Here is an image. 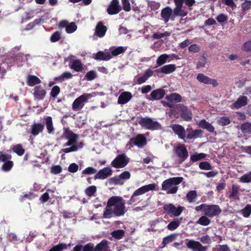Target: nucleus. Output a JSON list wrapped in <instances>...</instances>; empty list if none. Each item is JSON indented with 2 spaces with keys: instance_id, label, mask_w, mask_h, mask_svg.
Segmentation results:
<instances>
[{
  "instance_id": "f257e3e1",
  "label": "nucleus",
  "mask_w": 251,
  "mask_h": 251,
  "mask_svg": "<svg viewBox=\"0 0 251 251\" xmlns=\"http://www.w3.org/2000/svg\"><path fill=\"white\" fill-rule=\"evenodd\" d=\"M126 211L125 202L123 198L113 196L110 198L107 201L103 217L109 219L114 216H121L124 215Z\"/></svg>"
},
{
  "instance_id": "f03ea898",
  "label": "nucleus",
  "mask_w": 251,
  "mask_h": 251,
  "mask_svg": "<svg viewBox=\"0 0 251 251\" xmlns=\"http://www.w3.org/2000/svg\"><path fill=\"white\" fill-rule=\"evenodd\" d=\"M63 136L68 141L63 145L62 151L69 153L77 151L83 147L82 142H78V135L74 133L69 128H64Z\"/></svg>"
},
{
  "instance_id": "7ed1b4c3",
  "label": "nucleus",
  "mask_w": 251,
  "mask_h": 251,
  "mask_svg": "<svg viewBox=\"0 0 251 251\" xmlns=\"http://www.w3.org/2000/svg\"><path fill=\"white\" fill-rule=\"evenodd\" d=\"M183 180L182 177H175L164 180L162 184V190L168 194H176L178 190V185Z\"/></svg>"
},
{
  "instance_id": "20e7f679",
  "label": "nucleus",
  "mask_w": 251,
  "mask_h": 251,
  "mask_svg": "<svg viewBox=\"0 0 251 251\" xmlns=\"http://www.w3.org/2000/svg\"><path fill=\"white\" fill-rule=\"evenodd\" d=\"M94 94H84L76 99L72 104V109L74 111H77L80 110L84 106L85 103L87 102L88 100L94 97Z\"/></svg>"
},
{
  "instance_id": "39448f33",
  "label": "nucleus",
  "mask_w": 251,
  "mask_h": 251,
  "mask_svg": "<svg viewBox=\"0 0 251 251\" xmlns=\"http://www.w3.org/2000/svg\"><path fill=\"white\" fill-rule=\"evenodd\" d=\"M108 242L103 240L95 248L91 244H88L84 246L83 251H109Z\"/></svg>"
},
{
  "instance_id": "423d86ee",
  "label": "nucleus",
  "mask_w": 251,
  "mask_h": 251,
  "mask_svg": "<svg viewBox=\"0 0 251 251\" xmlns=\"http://www.w3.org/2000/svg\"><path fill=\"white\" fill-rule=\"evenodd\" d=\"M138 123L142 126L148 129H156L160 126L157 122L148 117L141 118Z\"/></svg>"
},
{
  "instance_id": "0eeeda50",
  "label": "nucleus",
  "mask_w": 251,
  "mask_h": 251,
  "mask_svg": "<svg viewBox=\"0 0 251 251\" xmlns=\"http://www.w3.org/2000/svg\"><path fill=\"white\" fill-rule=\"evenodd\" d=\"M129 159L125 153L119 154L111 162L112 167L115 168H122L127 165Z\"/></svg>"
},
{
  "instance_id": "6e6552de",
  "label": "nucleus",
  "mask_w": 251,
  "mask_h": 251,
  "mask_svg": "<svg viewBox=\"0 0 251 251\" xmlns=\"http://www.w3.org/2000/svg\"><path fill=\"white\" fill-rule=\"evenodd\" d=\"M165 213L169 215L171 217H176L180 215L183 211V207L178 206L176 207L173 204H167L163 207Z\"/></svg>"
},
{
  "instance_id": "1a4fd4ad",
  "label": "nucleus",
  "mask_w": 251,
  "mask_h": 251,
  "mask_svg": "<svg viewBox=\"0 0 251 251\" xmlns=\"http://www.w3.org/2000/svg\"><path fill=\"white\" fill-rule=\"evenodd\" d=\"M176 5L173 11V15L175 16L184 17L188 14V11L185 6H183L182 0H174Z\"/></svg>"
},
{
  "instance_id": "9d476101",
  "label": "nucleus",
  "mask_w": 251,
  "mask_h": 251,
  "mask_svg": "<svg viewBox=\"0 0 251 251\" xmlns=\"http://www.w3.org/2000/svg\"><path fill=\"white\" fill-rule=\"evenodd\" d=\"M222 210L218 205H207L205 208L204 215L209 217H213L219 215Z\"/></svg>"
},
{
  "instance_id": "9b49d317",
  "label": "nucleus",
  "mask_w": 251,
  "mask_h": 251,
  "mask_svg": "<svg viewBox=\"0 0 251 251\" xmlns=\"http://www.w3.org/2000/svg\"><path fill=\"white\" fill-rule=\"evenodd\" d=\"M187 247L193 251H206L207 247L203 246L199 241L189 240L186 243Z\"/></svg>"
},
{
  "instance_id": "f8f14e48",
  "label": "nucleus",
  "mask_w": 251,
  "mask_h": 251,
  "mask_svg": "<svg viewBox=\"0 0 251 251\" xmlns=\"http://www.w3.org/2000/svg\"><path fill=\"white\" fill-rule=\"evenodd\" d=\"M177 156L182 161H184L188 156V152L183 144H179L174 148Z\"/></svg>"
},
{
  "instance_id": "ddd939ff",
  "label": "nucleus",
  "mask_w": 251,
  "mask_h": 251,
  "mask_svg": "<svg viewBox=\"0 0 251 251\" xmlns=\"http://www.w3.org/2000/svg\"><path fill=\"white\" fill-rule=\"evenodd\" d=\"M121 10L122 7L118 0H112L107 9V12L109 15L117 14Z\"/></svg>"
},
{
  "instance_id": "4468645a",
  "label": "nucleus",
  "mask_w": 251,
  "mask_h": 251,
  "mask_svg": "<svg viewBox=\"0 0 251 251\" xmlns=\"http://www.w3.org/2000/svg\"><path fill=\"white\" fill-rule=\"evenodd\" d=\"M156 186V184L155 183H151L148 185L143 186L136 190L133 194L140 197L141 195L150 191L154 190L155 189Z\"/></svg>"
},
{
  "instance_id": "2eb2a0df",
  "label": "nucleus",
  "mask_w": 251,
  "mask_h": 251,
  "mask_svg": "<svg viewBox=\"0 0 251 251\" xmlns=\"http://www.w3.org/2000/svg\"><path fill=\"white\" fill-rule=\"evenodd\" d=\"M156 186V184L155 183H151L148 185L143 186L136 190L133 194L140 197L141 195L150 191L154 190L155 189Z\"/></svg>"
},
{
  "instance_id": "dca6fc26",
  "label": "nucleus",
  "mask_w": 251,
  "mask_h": 251,
  "mask_svg": "<svg viewBox=\"0 0 251 251\" xmlns=\"http://www.w3.org/2000/svg\"><path fill=\"white\" fill-rule=\"evenodd\" d=\"M173 10L170 7H166L163 8L161 12V17L164 20L165 23H167L170 19L174 20Z\"/></svg>"
},
{
  "instance_id": "f3484780",
  "label": "nucleus",
  "mask_w": 251,
  "mask_h": 251,
  "mask_svg": "<svg viewBox=\"0 0 251 251\" xmlns=\"http://www.w3.org/2000/svg\"><path fill=\"white\" fill-rule=\"evenodd\" d=\"M59 27L61 28L65 27L66 31L68 33H72L75 32L77 29V26L75 23H69L67 21H62L59 24Z\"/></svg>"
},
{
  "instance_id": "a211bd4d",
  "label": "nucleus",
  "mask_w": 251,
  "mask_h": 251,
  "mask_svg": "<svg viewBox=\"0 0 251 251\" xmlns=\"http://www.w3.org/2000/svg\"><path fill=\"white\" fill-rule=\"evenodd\" d=\"M171 127L179 138L184 139L186 138V130L182 126L179 125L174 124L171 126Z\"/></svg>"
},
{
  "instance_id": "6ab92c4d",
  "label": "nucleus",
  "mask_w": 251,
  "mask_h": 251,
  "mask_svg": "<svg viewBox=\"0 0 251 251\" xmlns=\"http://www.w3.org/2000/svg\"><path fill=\"white\" fill-rule=\"evenodd\" d=\"M112 175V170L108 167H105L100 170L95 176V179H104Z\"/></svg>"
},
{
  "instance_id": "aec40b11",
  "label": "nucleus",
  "mask_w": 251,
  "mask_h": 251,
  "mask_svg": "<svg viewBox=\"0 0 251 251\" xmlns=\"http://www.w3.org/2000/svg\"><path fill=\"white\" fill-rule=\"evenodd\" d=\"M130 142L139 148H142L146 143V138L143 134H138L135 138L130 139Z\"/></svg>"
},
{
  "instance_id": "412c9836",
  "label": "nucleus",
  "mask_w": 251,
  "mask_h": 251,
  "mask_svg": "<svg viewBox=\"0 0 251 251\" xmlns=\"http://www.w3.org/2000/svg\"><path fill=\"white\" fill-rule=\"evenodd\" d=\"M33 94L35 100H42L46 96V92L41 86H36L34 87Z\"/></svg>"
},
{
  "instance_id": "4be33fe9",
  "label": "nucleus",
  "mask_w": 251,
  "mask_h": 251,
  "mask_svg": "<svg viewBox=\"0 0 251 251\" xmlns=\"http://www.w3.org/2000/svg\"><path fill=\"white\" fill-rule=\"evenodd\" d=\"M202 132L201 129L192 130L187 128L186 129V138L188 139H192L201 137L202 135Z\"/></svg>"
},
{
  "instance_id": "5701e85b",
  "label": "nucleus",
  "mask_w": 251,
  "mask_h": 251,
  "mask_svg": "<svg viewBox=\"0 0 251 251\" xmlns=\"http://www.w3.org/2000/svg\"><path fill=\"white\" fill-rule=\"evenodd\" d=\"M165 90L160 88L153 91L150 94L151 98L149 100H158L161 99L165 95Z\"/></svg>"
},
{
  "instance_id": "b1692460",
  "label": "nucleus",
  "mask_w": 251,
  "mask_h": 251,
  "mask_svg": "<svg viewBox=\"0 0 251 251\" xmlns=\"http://www.w3.org/2000/svg\"><path fill=\"white\" fill-rule=\"evenodd\" d=\"M132 98V95L130 92H123L120 94L118 98V103L120 104H126Z\"/></svg>"
},
{
  "instance_id": "393cba45",
  "label": "nucleus",
  "mask_w": 251,
  "mask_h": 251,
  "mask_svg": "<svg viewBox=\"0 0 251 251\" xmlns=\"http://www.w3.org/2000/svg\"><path fill=\"white\" fill-rule=\"evenodd\" d=\"M106 30L107 27L103 25V23L99 22L96 27L95 34L99 37L101 38L105 35Z\"/></svg>"
},
{
  "instance_id": "a878e982",
  "label": "nucleus",
  "mask_w": 251,
  "mask_h": 251,
  "mask_svg": "<svg viewBox=\"0 0 251 251\" xmlns=\"http://www.w3.org/2000/svg\"><path fill=\"white\" fill-rule=\"evenodd\" d=\"M248 103V98L246 96H240L237 100L232 104L231 108L239 109L247 105Z\"/></svg>"
},
{
  "instance_id": "bb28decb",
  "label": "nucleus",
  "mask_w": 251,
  "mask_h": 251,
  "mask_svg": "<svg viewBox=\"0 0 251 251\" xmlns=\"http://www.w3.org/2000/svg\"><path fill=\"white\" fill-rule=\"evenodd\" d=\"M111 58L112 56L109 52L99 51L95 54L94 58L100 60H108Z\"/></svg>"
},
{
  "instance_id": "cd10ccee",
  "label": "nucleus",
  "mask_w": 251,
  "mask_h": 251,
  "mask_svg": "<svg viewBox=\"0 0 251 251\" xmlns=\"http://www.w3.org/2000/svg\"><path fill=\"white\" fill-rule=\"evenodd\" d=\"M44 128V125L41 123H34L31 127V133L36 136L42 132Z\"/></svg>"
},
{
  "instance_id": "c85d7f7f",
  "label": "nucleus",
  "mask_w": 251,
  "mask_h": 251,
  "mask_svg": "<svg viewBox=\"0 0 251 251\" xmlns=\"http://www.w3.org/2000/svg\"><path fill=\"white\" fill-rule=\"evenodd\" d=\"M197 124L200 127L206 129L210 132H212L214 131L213 126L204 119L197 122Z\"/></svg>"
},
{
  "instance_id": "c756f323",
  "label": "nucleus",
  "mask_w": 251,
  "mask_h": 251,
  "mask_svg": "<svg viewBox=\"0 0 251 251\" xmlns=\"http://www.w3.org/2000/svg\"><path fill=\"white\" fill-rule=\"evenodd\" d=\"M130 177V174L128 171H125L120 174L118 177L112 178L116 184H121V179H128Z\"/></svg>"
},
{
  "instance_id": "7c9ffc66",
  "label": "nucleus",
  "mask_w": 251,
  "mask_h": 251,
  "mask_svg": "<svg viewBox=\"0 0 251 251\" xmlns=\"http://www.w3.org/2000/svg\"><path fill=\"white\" fill-rule=\"evenodd\" d=\"M26 81L29 86H33L40 84L41 82V80L36 76L30 75L27 76Z\"/></svg>"
},
{
  "instance_id": "2f4dec72",
  "label": "nucleus",
  "mask_w": 251,
  "mask_h": 251,
  "mask_svg": "<svg viewBox=\"0 0 251 251\" xmlns=\"http://www.w3.org/2000/svg\"><path fill=\"white\" fill-rule=\"evenodd\" d=\"M126 47H118L116 48H111L110 50L112 57L117 56L125 52L126 50Z\"/></svg>"
},
{
  "instance_id": "473e14b6",
  "label": "nucleus",
  "mask_w": 251,
  "mask_h": 251,
  "mask_svg": "<svg viewBox=\"0 0 251 251\" xmlns=\"http://www.w3.org/2000/svg\"><path fill=\"white\" fill-rule=\"evenodd\" d=\"M71 68L76 72L82 71L83 67L81 61L79 60H74L71 61Z\"/></svg>"
},
{
  "instance_id": "72a5a7b5",
  "label": "nucleus",
  "mask_w": 251,
  "mask_h": 251,
  "mask_svg": "<svg viewBox=\"0 0 251 251\" xmlns=\"http://www.w3.org/2000/svg\"><path fill=\"white\" fill-rule=\"evenodd\" d=\"M181 117L186 121L190 120L192 118L191 112L185 106H181Z\"/></svg>"
},
{
  "instance_id": "f704fd0d",
  "label": "nucleus",
  "mask_w": 251,
  "mask_h": 251,
  "mask_svg": "<svg viewBox=\"0 0 251 251\" xmlns=\"http://www.w3.org/2000/svg\"><path fill=\"white\" fill-rule=\"evenodd\" d=\"M176 65L174 64H169L163 66L161 68L162 73L165 74H169L173 73L176 70Z\"/></svg>"
},
{
  "instance_id": "c9c22d12",
  "label": "nucleus",
  "mask_w": 251,
  "mask_h": 251,
  "mask_svg": "<svg viewBox=\"0 0 251 251\" xmlns=\"http://www.w3.org/2000/svg\"><path fill=\"white\" fill-rule=\"evenodd\" d=\"M239 189V187L238 185H233L231 190L229 191L230 194L229 195V197L230 198L239 200V197L238 196Z\"/></svg>"
},
{
  "instance_id": "e433bc0d",
  "label": "nucleus",
  "mask_w": 251,
  "mask_h": 251,
  "mask_svg": "<svg viewBox=\"0 0 251 251\" xmlns=\"http://www.w3.org/2000/svg\"><path fill=\"white\" fill-rule=\"evenodd\" d=\"M46 125L48 132L49 134L52 133L54 130L53 126L52 120L51 117L48 116L45 118Z\"/></svg>"
},
{
  "instance_id": "4c0bfd02",
  "label": "nucleus",
  "mask_w": 251,
  "mask_h": 251,
  "mask_svg": "<svg viewBox=\"0 0 251 251\" xmlns=\"http://www.w3.org/2000/svg\"><path fill=\"white\" fill-rule=\"evenodd\" d=\"M240 129L243 133L247 135L251 133V124L249 123H245L240 126Z\"/></svg>"
},
{
  "instance_id": "58836bf2",
  "label": "nucleus",
  "mask_w": 251,
  "mask_h": 251,
  "mask_svg": "<svg viewBox=\"0 0 251 251\" xmlns=\"http://www.w3.org/2000/svg\"><path fill=\"white\" fill-rule=\"evenodd\" d=\"M177 234H173L163 238V242L164 246L176 239Z\"/></svg>"
},
{
  "instance_id": "ea45409f",
  "label": "nucleus",
  "mask_w": 251,
  "mask_h": 251,
  "mask_svg": "<svg viewBox=\"0 0 251 251\" xmlns=\"http://www.w3.org/2000/svg\"><path fill=\"white\" fill-rule=\"evenodd\" d=\"M170 35L171 33L168 31H165L163 33L156 32L153 34L152 38L154 39H160L165 37H168Z\"/></svg>"
},
{
  "instance_id": "a19ab883",
  "label": "nucleus",
  "mask_w": 251,
  "mask_h": 251,
  "mask_svg": "<svg viewBox=\"0 0 251 251\" xmlns=\"http://www.w3.org/2000/svg\"><path fill=\"white\" fill-rule=\"evenodd\" d=\"M13 151L18 155L21 156L25 153V150L21 144H18L13 147Z\"/></svg>"
},
{
  "instance_id": "79ce46f5",
  "label": "nucleus",
  "mask_w": 251,
  "mask_h": 251,
  "mask_svg": "<svg viewBox=\"0 0 251 251\" xmlns=\"http://www.w3.org/2000/svg\"><path fill=\"white\" fill-rule=\"evenodd\" d=\"M168 100L174 101L177 102H180L181 100V97L180 95L176 93H173L167 96Z\"/></svg>"
},
{
  "instance_id": "37998d69",
  "label": "nucleus",
  "mask_w": 251,
  "mask_h": 251,
  "mask_svg": "<svg viewBox=\"0 0 251 251\" xmlns=\"http://www.w3.org/2000/svg\"><path fill=\"white\" fill-rule=\"evenodd\" d=\"M239 181L242 183L251 182V172L245 174L239 178Z\"/></svg>"
},
{
  "instance_id": "c03bdc74",
  "label": "nucleus",
  "mask_w": 251,
  "mask_h": 251,
  "mask_svg": "<svg viewBox=\"0 0 251 251\" xmlns=\"http://www.w3.org/2000/svg\"><path fill=\"white\" fill-rule=\"evenodd\" d=\"M210 223V220L205 216H202L197 221V224L203 226L208 225Z\"/></svg>"
},
{
  "instance_id": "a18cd8bd",
  "label": "nucleus",
  "mask_w": 251,
  "mask_h": 251,
  "mask_svg": "<svg viewBox=\"0 0 251 251\" xmlns=\"http://www.w3.org/2000/svg\"><path fill=\"white\" fill-rule=\"evenodd\" d=\"M124 234V231L122 229L115 230L111 233L112 237L118 240L122 239L123 237Z\"/></svg>"
},
{
  "instance_id": "49530a36",
  "label": "nucleus",
  "mask_w": 251,
  "mask_h": 251,
  "mask_svg": "<svg viewBox=\"0 0 251 251\" xmlns=\"http://www.w3.org/2000/svg\"><path fill=\"white\" fill-rule=\"evenodd\" d=\"M197 79L201 83L208 84L210 78L203 74L200 73L198 74Z\"/></svg>"
},
{
  "instance_id": "de8ad7c7",
  "label": "nucleus",
  "mask_w": 251,
  "mask_h": 251,
  "mask_svg": "<svg viewBox=\"0 0 251 251\" xmlns=\"http://www.w3.org/2000/svg\"><path fill=\"white\" fill-rule=\"evenodd\" d=\"M197 196V192L195 190L190 191L186 195V199L189 202L194 201Z\"/></svg>"
},
{
  "instance_id": "09e8293b",
  "label": "nucleus",
  "mask_w": 251,
  "mask_h": 251,
  "mask_svg": "<svg viewBox=\"0 0 251 251\" xmlns=\"http://www.w3.org/2000/svg\"><path fill=\"white\" fill-rule=\"evenodd\" d=\"M180 223V220L176 219L171 222L167 226L169 230H173L176 229L179 225Z\"/></svg>"
},
{
  "instance_id": "8fccbe9b",
  "label": "nucleus",
  "mask_w": 251,
  "mask_h": 251,
  "mask_svg": "<svg viewBox=\"0 0 251 251\" xmlns=\"http://www.w3.org/2000/svg\"><path fill=\"white\" fill-rule=\"evenodd\" d=\"M168 57L169 55L167 54H162L158 57L156 60V63L158 66H161L166 63Z\"/></svg>"
},
{
  "instance_id": "3c124183",
  "label": "nucleus",
  "mask_w": 251,
  "mask_h": 251,
  "mask_svg": "<svg viewBox=\"0 0 251 251\" xmlns=\"http://www.w3.org/2000/svg\"><path fill=\"white\" fill-rule=\"evenodd\" d=\"M206 154L203 153H196L191 156L190 159L193 162H196L201 159L204 158Z\"/></svg>"
},
{
  "instance_id": "603ef678",
  "label": "nucleus",
  "mask_w": 251,
  "mask_h": 251,
  "mask_svg": "<svg viewBox=\"0 0 251 251\" xmlns=\"http://www.w3.org/2000/svg\"><path fill=\"white\" fill-rule=\"evenodd\" d=\"M241 213L246 218H248L251 214V205L247 204L246 207L241 210Z\"/></svg>"
},
{
  "instance_id": "864d4df0",
  "label": "nucleus",
  "mask_w": 251,
  "mask_h": 251,
  "mask_svg": "<svg viewBox=\"0 0 251 251\" xmlns=\"http://www.w3.org/2000/svg\"><path fill=\"white\" fill-rule=\"evenodd\" d=\"M73 75L69 72H65L62 74L60 76L56 77L55 80H63L65 79H69L72 78Z\"/></svg>"
},
{
  "instance_id": "5fc2aeb1",
  "label": "nucleus",
  "mask_w": 251,
  "mask_h": 251,
  "mask_svg": "<svg viewBox=\"0 0 251 251\" xmlns=\"http://www.w3.org/2000/svg\"><path fill=\"white\" fill-rule=\"evenodd\" d=\"M230 122L229 118L226 117H222L218 120L219 125L223 126L228 125Z\"/></svg>"
},
{
  "instance_id": "6e6d98bb",
  "label": "nucleus",
  "mask_w": 251,
  "mask_h": 251,
  "mask_svg": "<svg viewBox=\"0 0 251 251\" xmlns=\"http://www.w3.org/2000/svg\"><path fill=\"white\" fill-rule=\"evenodd\" d=\"M13 167V162L11 161H8L4 162L2 166V169L5 172L9 171Z\"/></svg>"
},
{
  "instance_id": "4d7b16f0",
  "label": "nucleus",
  "mask_w": 251,
  "mask_h": 251,
  "mask_svg": "<svg viewBox=\"0 0 251 251\" xmlns=\"http://www.w3.org/2000/svg\"><path fill=\"white\" fill-rule=\"evenodd\" d=\"M97 172V171L96 169L89 167L84 170L82 172V174L88 175H93L96 174Z\"/></svg>"
},
{
  "instance_id": "13d9d810",
  "label": "nucleus",
  "mask_w": 251,
  "mask_h": 251,
  "mask_svg": "<svg viewBox=\"0 0 251 251\" xmlns=\"http://www.w3.org/2000/svg\"><path fill=\"white\" fill-rule=\"evenodd\" d=\"M199 167L201 170H209L212 169V167L210 164L206 162H202L199 164Z\"/></svg>"
},
{
  "instance_id": "bf43d9fd",
  "label": "nucleus",
  "mask_w": 251,
  "mask_h": 251,
  "mask_svg": "<svg viewBox=\"0 0 251 251\" xmlns=\"http://www.w3.org/2000/svg\"><path fill=\"white\" fill-rule=\"evenodd\" d=\"M140 200L141 198L140 196H138L134 194H133L130 200L128 201V203L129 204H132L133 203L139 202L140 201Z\"/></svg>"
},
{
  "instance_id": "052dcab7",
  "label": "nucleus",
  "mask_w": 251,
  "mask_h": 251,
  "mask_svg": "<svg viewBox=\"0 0 251 251\" xmlns=\"http://www.w3.org/2000/svg\"><path fill=\"white\" fill-rule=\"evenodd\" d=\"M123 9L126 12L131 10L130 4L129 0H122Z\"/></svg>"
},
{
  "instance_id": "680f3d73",
  "label": "nucleus",
  "mask_w": 251,
  "mask_h": 251,
  "mask_svg": "<svg viewBox=\"0 0 251 251\" xmlns=\"http://www.w3.org/2000/svg\"><path fill=\"white\" fill-rule=\"evenodd\" d=\"M97 77V74L94 71H91L87 72L85 75V77L88 80H92Z\"/></svg>"
},
{
  "instance_id": "e2e57ef3",
  "label": "nucleus",
  "mask_w": 251,
  "mask_h": 251,
  "mask_svg": "<svg viewBox=\"0 0 251 251\" xmlns=\"http://www.w3.org/2000/svg\"><path fill=\"white\" fill-rule=\"evenodd\" d=\"M251 7V1L246 0L241 5L242 9L244 12L248 11Z\"/></svg>"
},
{
  "instance_id": "0e129e2a",
  "label": "nucleus",
  "mask_w": 251,
  "mask_h": 251,
  "mask_svg": "<svg viewBox=\"0 0 251 251\" xmlns=\"http://www.w3.org/2000/svg\"><path fill=\"white\" fill-rule=\"evenodd\" d=\"M97 190L96 187L95 186H91L88 187L85 190V193L87 195L89 196H93L94 193L96 192Z\"/></svg>"
},
{
  "instance_id": "69168bd1",
  "label": "nucleus",
  "mask_w": 251,
  "mask_h": 251,
  "mask_svg": "<svg viewBox=\"0 0 251 251\" xmlns=\"http://www.w3.org/2000/svg\"><path fill=\"white\" fill-rule=\"evenodd\" d=\"M60 92V90L59 87L57 86H55L51 89L50 94L52 97L55 98L59 94Z\"/></svg>"
},
{
  "instance_id": "338daca9",
  "label": "nucleus",
  "mask_w": 251,
  "mask_h": 251,
  "mask_svg": "<svg viewBox=\"0 0 251 251\" xmlns=\"http://www.w3.org/2000/svg\"><path fill=\"white\" fill-rule=\"evenodd\" d=\"M61 34L58 31L55 32L52 34L50 37V40L51 42H56L59 41L60 39Z\"/></svg>"
},
{
  "instance_id": "774afa93",
  "label": "nucleus",
  "mask_w": 251,
  "mask_h": 251,
  "mask_svg": "<svg viewBox=\"0 0 251 251\" xmlns=\"http://www.w3.org/2000/svg\"><path fill=\"white\" fill-rule=\"evenodd\" d=\"M64 249H66V245L63 244H59L53 247L49 251H62Z\"/></svg>"
}]
</instances>
